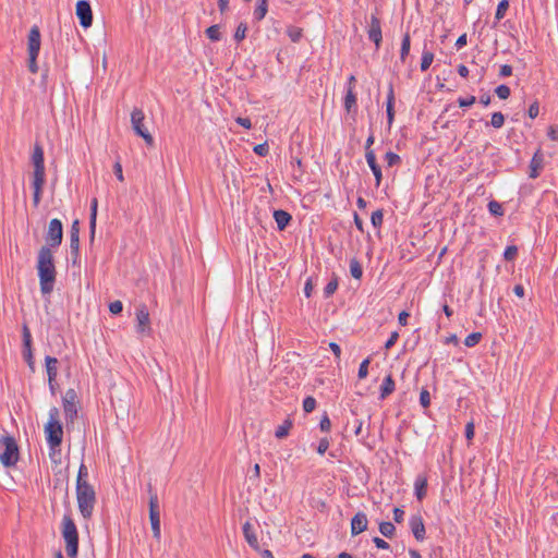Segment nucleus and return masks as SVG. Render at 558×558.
Segmentation results:
<instances>
[{"label":"nucleus","instance_id":"f257e3e1","mask_svg":"<svg viewBox=\"0 0 558 558\" xmlns=\"http://www.w3.org/2000/svg\"><path fill=\"white\" fill-rule=\"evenodd\" d=\"M45 437L49 448V458L56 465L62 462L61 444L63 440V426L60 421V411L52 407L48 413V421L44 426Z\"/></svg>","mask_w":558,"mask_h":558},{"label":"nucleus","instance_id":"f03ea898","mask_svg":"<svg viewBox=\"0 0 558 558\" xmlns=\"http://www.w3.org/2000/svg\"><path fill=\"white\" fill-rule=\"evenodd\" d=\"M37 272L40 292L44 295L50 294L54 287L57 270L53 263L52 251L48 246H41L38 252Z\"/></svg>","mask_w":558,"mask_h":558},{"label":"nucleus","instance_id":"7ed1b4c3","mask_svg":"<svg viewBox=\"0 0 558 558\" xmlns=\"http://www.w3.org/2000/svg\"><path fill=\"white\" fill-rule=\"evenodd\" d=\"M61 533L65 542V551L70 558H76L78 550V532L69 514H64L61 522Z\"/></svg>","mask_w":558,"mask_h":558},{"label":"nucleus","instance_id":"20e7f679","mask_svg":"<svg viewBox=\"0 0 558 558\" xmlns=\"http://www.w3.org/2000/svg\"><path fill=\"white\" fill-rule=\"evenodd\" d=\"M76 499L81 514L89 519L96 502L94 488L90 485H76Z\"/></svg>","mask_w":558,"mask_h":558},{"label":"nucleus","instance_id":"39448f33","mask_svg":"<svg viewBox=\"0 0 558 558\" xmlns=\"http://www.w3.org/2000/svg\"><path fill=\"white\" fill-rule=\"evenodd\" d=\"M19 447L15 439L5 435L0 438V462L7 466H13L19 461Z\"/></svg>","mask_w":558,"mask_h":558},{"label":"nucleus","instance_id":"423d86ee","mask_svg":"<svg viewBox=\"0 0 558 558\" xmlns=\"http://www.w3.org/2000/svg\"><path fill=\"white\" fill-rule=\"evenodd\" d=\"M145 114L142 109L135 108L131 113V124L134 132L141 136L148 146L154 145V137L144 128Z\"/></svg>","mask_w":558,"mask_h":558},{"label":"nucleus","instance_id":"0eeeda50","mask_svg":"<svg viewBox=\"0 0 558 558\" xmlns=\"http://www.w3.org/2000/svg\"><path fill=\"white\" fill-rule=\"evenodd\" d=\"M63 228L62 222L58 218L50 220L46 233V245L48 247H58L62 243Z\"/></svg>","mask_w":558,"mask_h":558},{"label":"nucleus","instance_id":"6e6552de","mask_svg":"<svg viewBox=\"0 0 558 558\" xmlns=\"http://www.w3.org/2000/svg\"><path fill=\"white\" fill-rule=\"evenodd\" d=\"M149 521L151 525L153 535L156 539H160V512L157 494H150L149 497Z\"/></svg>","mask_w":558,"mask_h":558},{"label":"nucleus","instance_id":"1a4fd4ad","mask_svg":"<svg viewBox=\"0 0 558 558\" xmlns=\"http://www.w3.org/2000/svg\"><path fill=\"white\" fill-rule=\"evenodd\" d=\"M136 331L142 336L151 333L149 312L145 304H140L136 308Z\"/></svg>","mask_w":558,"mask_h":558},{"label":"nucleus","instance_id":"9d476101","mask_svg":"<svg viewBox=\"0 0 558 558\" xmlns=\"http://www.w3.org/2000/svg\"><path fill=\"white\" fill-rule=\"evenodd\" d=\"M75 13L80 20V24L84 28H88L93 23V12L88 1L80 0L76 2Z\"/></svg>","mask_w":558,"mask_h":558},{"label":"nucleus","instance_id":"9b49d317","mask_svg":"<svg viewBox=\"0 0 558 558\" xmlns=\"http://www.w3.org/2000/svg\"><path fill=\"white\" fill-rule=\"evenodd\" d=\"M70 248L73 263H76L80 258V222L74 220L71 225L70 230Z\"/></svg>","mask_w":558,"mask_h":558},{"label":"nucleus","instance_id":"f8f14e48","mask_svg":"<svg viewBox=\"0 0 558 558\" xmlns=\"http://www.w3.org/2000/svg\"><path fill=\"white\" fill-rule=\"evenodd\" d=\"M58 363L59 362L56 357H52L49 355L45 357L48 384H49V388L52 393L56 392V387H57L56 380H57V376H58Z\"/></svg>","mask_w":558,"mask_h":558},{"label":"nucleus","instance_id":"ddd939ff","mask_svg":"<svg viewBox=\"0 0 558 558\" xmlns=\"http://www.w3.org/2000/svg\"><path fill=\"white\" fill-rule=\"evenodd\" d=\"M40 45H41L40 31H39L38 26L34 25L31 28V31L28 33V37H27L28 54H39Z\"/></svg>","mask_w":558,"mask_h":558},{"label":"nucleus","instance_id":"4468645a","mask_svg":"<svg viewBox=\"0 0 558 558\" xmlns=\"http://www.w3.org/2000/svg\"><path fill=\"white\" fill-rule=\"evenodd\" d=\"M63 410L65 416L71 420L76 415V393L73 389H69L63 397Z\"/></svg>","mask_w":558,"mask_h":558},{"label":"nucleus","instance_id":"2eb2a0df","mask_svg":"<svg viewBox=\"0 0 558 558\" xmlns=\"http://www.w3.org/2000/svg\"><path fill=\"white\" fill-rule=\"evenodd\" d=\"M368 38L375 44L376 48L378 49L381 40V26L380 21L377 16L372 15L369 21V27H368Z\"/></svg>","mask_w":558,"mask_h":558},{"label":"nucleus","instance_id":"dca6fc26","mask_svg":"<svg viewBox=\"0 0 558 558\" xmlns=\"http://www.w3.org/2000/svg\"><path fill=\"white\" fill-rule=\"evenodd\" d=\"M368 525L367 517L364 512L359 511L351 520V534L353 536L366 531Z\"/></svg>","mask_w":558,"mask_h":558},{"label":"nucleus","instance_id":"f3484780","mask_svg":"<svg viewBox=\"0 0 558 558\" xmlns=\"http://www.w3.org/2000/svg\"><path fill=\"white\" fill-rule=\"evenodd\" d=\"M543 167H544V155H543L541 148H538L534 153V155H533V157H532V159L530 161V166H529V168H530V173H529L530 178L536 179L539 175V172L543 169Z\"/></svg>","mask_w":558,"mask_h":558},{"label":"nucleus","instance_id":"a211bd4d","mask_svg":"<svg viewBox=\"0 0 558 558\" xmlns=\"http://www.w3.org/2000/svg\"><path fill=\"white\" fill-rule=\"evenodd\" d=\"M365 159L375 177L376 186H379L381 183V180H383V173H381L380 167L378 166V163L376 161L375 151L368 150L367 153H365Z\"/></svg>","mask_w":558,"mask_h":558},{"label":"nucleus","instance_id":"6ab92c4d","mask_svg":"<svg viewBox=\"0 0 558 558\" xmlns=\"http://www.w3.org/2000/svg\"><path fill=\"white\" fill-rule=\"evenodd\" d=\"M410 527L417 541H423L425 538V525L422 517L414 515L410 519Z\"/></svg>","mask_w":558,"mask_h":558},{"label":"nucleus","instance_id":"aec40b11","mask_svg":"<svg viewBox=\"0 0 558 558\" xmlns=\"http://www.w3.org/2000/svg\"><path fill=\"white\" fill-rule=\"evenodd\" d=\"M243 534H244V538L247 542V544L254 550H259V543H258V539H257V535H256V533H255L251 522L246 521L243 524Z\"/></svg>","mask_w":558,"mask_h":558},{"label":"nucleus","instance_id":"412c9836","mask_svg":"<svg viewBox=\"0 0 558 558\" xmlns=\"http://www.w3.org/2000/svg\"><path fill=\"white\" fill-rule=\"evenodd\" d=\"M415 496L422 500L427 493V478L425 476H417L414 483Z\"/></svg>","mask_w":558,"mask_h":558},{"label":"nucleus","instance_id":"4be33fe9","mask_svg":"<svg viewBox=\"0 0 558 558\" xmlns=\"http://www.w3.org/2000/svg\"><path fill=\"white\" fill-rule=\"evenodd\" d=\"M274 219L279 230H283L291 220V215L284 210L278 209L274 211Z\"/></svg>","mask_w":558,"mask_h":558},{"label":"nucleus","instance_id":"5701e85b","mask_svg":"<svg viewBox=\"0 0 558 558\" xmlns=\"http://www.w3.org/2000/svg\"><path fill=\"white\" fill-rule=\"evenodd\" d=\"M32 162L34 168H45L44 149L38 144L34 146Z\"/></svg>","mask_w":558,"mask_h":558},{"label":"nucleus","instance_id":"b1692460","mask_svg":"<svg viewBox=\"0 0 558 558\" xmlns=\"http://www.w3.org/2000/svg\"><path fill=\"white\" fill-rule=\"evenodd\" d=\"M395 390V381L392 376L389 374L384 378V381L380 387V399L387 398Z\"/></svg>","mask_w":558,"mask_h":558},{"label":"nucleus","instance_id":"393cba45","mask_svg":"<svg viewBox=\"0 0 558 558\" xmlns=\"http://www.w3.org/2000/svg\"><path fill=\"white\" fill-rule=\"evenodd\" d=\"M97 207H98V201H97V198H93L92 203H90V216H89L90 239H94V235H95L96 220H97Z\"/></svg>","mask_w":558,"mask_h":558},{"label":"nucleus","instance_id":"a878e982","mask_svg":"<svg viewBox=\"0 0 558 558\" xmlns=\"http://www.w3.org/2000/svg\"><path fill=\"white\" fill-rule=\"evenodd\" d=\"M46 182L45 168H34L33 172V187H44Z\"/></svg>","mask_w":558,"mask_h":558},{"label":"nucleus","instance_id":"bb28decb","mask_svg":"<svg viewBox=\"0 0 558 558\" xmlns=\"http://www.w3.org/2000/svg\"><path fill=\"white\" fill-rule=\"evenodd\" d=\"M356 107V96L353 90V86H349L347 89V95L344 97V108L348 112H351L352 109Z\"/></svg>","mask_w":558,"mask_h":558},{"label":"nucleus","instance_id":"cd10ccee","mask_svg":"<svg viewBox=\"0 0 558 558\" xmlns=\"http://www.w3.org/2000/svg\"><path fill=\"white\" fill-rule=\"evenodd\" d=\"M268 12V1L267 0H257V5L254 10V17L257 21H262Z\"/></svg>","mask_w":558,"mask_h":558},{"label":"nucleus","instance_id":"c85d7f7f","mask_svg":"<svg viewBox=\"0 0 558 558\" xmlns=\"http://www.w3.org/2000/svg\"><path fill=\"white\" fill-rule=\"evenodd\" d=\"M292 428V421L286 420L281 425H279L276 429V437L281 439L289 435L290 429Z\"/></svg>","mask_w":558,"mask_h":558},{"label":"nucleus","instance_id":"c756f323","mask_svg":"<svg viewBox=\"0 0 558 558\" xmlns=\"http://www.w3.org/2000/svg\"><path fill=\"white\" fill-rule=\"evenodd\" d=\"M411 48V38L410 35L407 33L404 34L401 43V50H400V59L403 62L405 58L408 57Z\"/></svg>","mask_w":558,"mask_h":558},{"label":"nucleus","instance_id":"7c9ffc66","mask_svg":"<svg viewBox=\"0 0 558 558\" xmlns=\"http://www.w3.org/2000/svg\"><path fill=\"white\" fill-rule=\"evenodd\" d=\"M350 274L355 279H361L363 275L362 266L355 258L350 260Z\"/></svg>","mask_w":558,"mask_h":558},{"label":"nucleus","instance_id":"2f4dec72","mask_svg":"<svg viewBox=\"0 0 558 558\" xmlns=\"http://www.w3.org/2000/svg\"><path fill=\"white\" fill-rule=\"evenodd\" d=\"M396 527L391 522H381L379 524V532L386 537H392L395 534Z\"/></svg>","mask_w":558,"mask_h":558},{"label":"nucleus","instance_id":"473e14b6","mask_svg":"<svg viewBox=\"0 0 558 558\" xmlns=\"http://www.w3.org/2000/svg\"><path fill=\"white\" fill-rule=\"evenodd\" d=\"M393 90L390 88L388 99H387V116H388V123L391 124L393 121Z\"/></svg>","mask_w":558,"mask_h":558},{"label":"nucleus","instance_id":"72a5a7b5","mask_svg":"<svg viewBox=\"0 0 558 558\" xmlns=\"http://www.w3.org/2000/svg\"><path fill=\"white\" fill-rule=\"evenodd\" d=\"M434 60V53L430 51H423L421 60V70L426 71Z\"/></svg>","mask_w":558,"mask_h":558},{"label":"nucleus","instance_id":"f704fd0d","mask_svg":"<svg viewBox=\"0 0 558 558\" xmlns=\"http://www.w3.org/2000/svg\"><path fill=\"white\" fill-rule=\"evenodd\" d=\"M87 477H88L87 468L82 463L78 469L76 485H89L87 483Z\"/></svg>","mask_w":558,"mask_h":558},{"label":"nucleus","instance_id":"c9c22d12","mask_svg":"<svg viewBox=\"0 0 558 558\" xmlns=\"http://www.w3.org/2000/svg\"><path fill=\"white\" fill-rule=\"evenodd\" d=\"M385 161L388 167H393V166H398L401 163V158L398 154H396L393 151H388L385 155Z\"/></svg>","mask_w":558,"mask_h":558},{"label":"nucleus","instance_id":"e433bc0d","mask_svg":"<svg viewBox=\"0 0 558 558\" xmlns=\"http://www.w3.org/2000/svg\"><path fill=\"white\" fill-rule=\"evenodd\" d=\"M287 34L293 43H298L303 35V31L300 27L290 26L287 29Z\"/></svg>","mask_w":558,"mask_h":558},{"label":"nucleus","instance_id":"4c0bfd02","mask_svg":"<svg viewBox=\"0 0 558 558\" xmlns=\"http://www.w3.org/2000/svg\"><path fill=\"white\" fill-rule=\"evenodd\" d=\"M509 8V2L508 0H501L498 5H497V10H496V13H495V17L496 20L500 21L501 19L505 17L506 15V12Z\"/></svg>","mask_w":558,"mask_h":558},{"label":"nucleus","instance_id":"58836bf2","mask_svg":"<svg viewBox=\"0 0 558 558\" xmlns=\"http://www.w3.org/2000/svg\"><path fill=\"white\" fill-rule=\"evenodd\" d=\"M482 339L481 332H472L464 339V344L469 348L476 345Z\"/></svg>","mask_w":558,"mask_h":558},{"label":"nucleus","instance_id":"ea45409f","mask_svg":"<svg viewBox=\"0 0 558 558\" xmlns=\"http://www.w3.org/2000/svg\"><path fill=\"white\" fill-rule=\"evenodd\" d=\"M505 123V117L501 112H495L492 114L490 124L495 129H500Z\"/></svg>","mask_w":558,"mask_h":558},{"label":"nucleus","instance_id":"a19ab883","mask_svg":"<svg viewBox=\"0 0 558 558\" xmlns=\"http://www.w3.org/2000/svg\"><path fill=\"white\" fill-rule=\"evenodd\" d=\"M488 210L494 216H502L504 215L502 206L497 201H490L488 203Z\"/></svg>","mask_w":558,"mask_h":558},{"label":"nucleus","instance_id":"79ce46f5","mask_svg":"<svg viewBox=\"0 0 558 558\" xmlns=\"http://www.w3.org/2000/svg\"><path fill=\"white\" fill-rule=\"evenodd\" d=\"M207 37L213 40L217 41L220 39V29L218 25H211L206 29Z\"/></svg>","mask_w":558,"mask_h":558},{"label":"nucleus","instance_id":"37998d69","mask_svg":"<svg viewBox=\"0 0 558 558\" xmlns=\"http://www.w3.org/2000/svg\"><path fill=\"white\" fill-rule=\"evenodd\" d=\"M371 221H372V225L375 228L381 227L383 221H384L383 210L378 209V210L373 211L372 217H371Z\"/></svg>","mask_w":558,"mask_h":558},{"label":"nucleus","instance_id":"c03bdc74","mask_svg":"<svg viewBox=\"0 0 558 558\" xmlns=\"http://www.w3.org/2000/svg\"><path fill=\"white\" fill-rule=\"evenodd\" d=\"M337 288H338V280H337V278H333L326 284V287L324 289L325 298L331 296L336 292Z\"/></svg>","mask_w":558,"mask_h":558},{"label":"nucleus","instance_id":"a18cd8bd","mask_svg":"<svg viewBox=\"0 0 558 558\" xmlns=\"http://www.w3.org/2000/svg\"><path fill=\"white\" fill-rule=\"evenodd\" d=\"M369 363H371V359L367 357V359L363 360L362 363L360 364L359 373H357V376L360 379H364L367 377Z\"/></svg>","mask_w":558,"mask_h":558},{"label":"nucleus","instance_id":"49530a36","mask_svg":"<svg viewBox=\"0 0 558 558\" xmlns=\"http://www.w3.org/2000/svg\"><path fill=\"white\" fill-rule=\"evenodd\" d=\"M495 93L498 96V98L505 100L509 98L511 90L507 85L502 84L496 87Z\"/></svg>","mask_w":558,"mask_h":558},{"label":"nucleus","instance_id":"de8ad7c7","mask_svg":"<svg viewBox=\"0 0 558 558\" xmlns=\"http://www.w3.org/2000/svg\"><path fill=\"white\" fill-rule=\"evenodd\" d=\"M316 408V400L315 398L313 397H306L304 400H303V410L306 412V413H311L315 410Z\"/></svg>","mask_w":558,"mask_h":558},{"label":"nucleus","instance_id":"09e8293b","mask_svg":"<svg viewBox=\"0 0 558 558\" xmlns=\"http://www.w3.org/2000/svg\"><path fill=\"white\" fill-rule=\"evenodd\" d=\"M246 31H247V26L245 23H240L236 27V31L234 33V39L236 41H241L245 38L246 36Z\"/></svg>","mask_w":558,"mask_h":558},{"label":"nucleus","instance_id":"8fccbe9b","mask_svg":"<svg viewBox=\"0 0 558 558\" xmlns=\"http://www.w3.org/2000/svg\"><path fill=\"white\" fill-rule=\"evenodd\" d=\"M23 343L24 349L29 351V348H32V335L29 328L26 325L23 326Z\"/></svg>","mask_w":558,"mask_h":558},{"label":"nucleus","instance_id":"3c124183","mask_svg":"<svg viewBox=\"0 0 558 558\" xmlns=\"http://www.w3.org/2000/svg\"><path fill=\"white\" fill-rule=\"evenodd\" d=\"M518 254V247L515 245H509L504 252V257L507 260H513Z\"/></svg>","mask_w":558,"mask_h":558},{"label":"nucleus","instance_id":"603ef678","mask_svg":"<svg viewBox=\"0 0 558 558\" xmlns=\"http://www.w3.org/2000/svg\"><path fill=\"white\" fill-rule=\"evenodd\" d=\"M37 57L38 54H28V70L33 74H36L38 72Z\"/></svg>","mask_w":558,"mask_h":558},{"label":"nucleus","instance_id":"864d4df0","mask_svg":"<svg viewBox=\"0 0 558 558\" xmlns=\"http://www.w3.org/2000/svg\"><path fill=\"white\" fill-rule=\"evenodd\" d=\"M420 403L423 408H427L430 404V396L426 389H423L420 393Z\"/></svg>","mask_w":558,"mask_h":558},{"label":"nucleus","instance_id":"5fc2aeb1","mask_svg":"<svg viewBox=\"0 0 558 558\" xmlns=\"http://www.w3.org/2000/svg\"><path fill=\"white\" fill-rule=\"evenodd\" d=\"M123 310V304L121 301H113L109 304L110 313L117 315L120 314Z\"/></svg>","mask_w":558,"mask_h":558},{"label":"nucleus","instance_id":"6e6d98bb","mask_svg":"<svg viewBox=\"0 0 558 558\" xmlns=\"http://www.w3.org/2000/svg\"><path fill=\"white\" fill-rule=\"evenodd\" d=\"M269 151V147L267 143L258 144L254 147V153L258 156H266Z\"/></svg>","mask_w":558,"mask_h":558},{"label":"nucleus","instance_id":"4d7b16f0","mask_svg":"<svg viewBox=\"0 0 558 558\" xmlns=\"http://www.w3.org/2000/svg\"><path fill=\"white\" fill-rule=\"evenodd\" d=\"M113 170H114V174H116L117 179L120 182H123L124 181L123 170H122V165L119 159L116 161V163L113 166Z\"/></svg>","mask_w":558,"mask_h":558},{"label":"nucleus","instance_id":"13d9d810","mask_svg":"<svg viewBox=\"0 0 558 558\" xmlns=\"http://www.w3.org/2000/svg\"><path fill=\"white\" fill-rule=\"evenodd\" d=\"M475 101H476L475 96H470V97H468V98H459V99H458V104H459V106H460L461 108H463V107H470V106L474 105V104H475Z\"/></svg>","mask_w":558,"mask_h":558},{"label":"nucleus","instance_id":"bf43d9fd","mask_svg":"<svg viewBox=\"0 0 558 558\" xmlns=\"http://www.w3.org/2000/svg\"><path fill=\"white\" fill-rule=\"evenodd\" d=\"M398 338H399V333L397 331H392L390 333V337L388 338V340L385 343V348L387 350H389L391 347H393L396 344V342L398 341Z\"/></svg>","mask_w":558,"mask_h":558},{"label":"nucleus","instance_id":"052dcab7","mask_svg":"<svg viewBox=\"0 0 558 558\" xmlns=\"http://www.w3.org/2000/svg\"><path fill=\"white\" fill-rule=\"evenodd\" d=\"M527 113H529V117H530L531 119H535V118L538 116V113H539V106H538V102H537V101H534V102L530 106Z\"/></svg>","mask_w":558,"mask_h":558},{"label":"nucleus","instance_id":"680f3d73","mask_svg":"<svg viewBox=\"0 0 558 558\" xmlns=\"http://www.w3.org/2000/svg\"><path fill=\"white\" fill-rule=\"evenodd\" d=\"M329 448V440L327 438H323L320 439L319 444H318V447H317V452L319 454H324Z\"/></svg>","mask_w":558,"mask_h":558},{"label":"nucleus","instance_id":"e2e57ef3","mask_svg":"<svg viewBox=\"0 0 558 558\" xmlns=\"http://www.w3.org/2000/svg\"><path fill=\"white\" fill-rule=\"evenodd\" d=\"M34 194H33V204L35 207H37L40 203L43 189L41 187H33Z\"/></svg>","mask_w":558,"mask_h":558},{"label":"nucleus","instance_id":"0e129e2a","mask_svg":"<svg viewBox=\"0 0 558 558\" xmlns=\"http://www.w3.org/2000/svg\"><path fill=\"white\" fill-rule=\"evenodd\" d=\"M547 136L551 141H558V128L555 125H550L547 130Z\"/></svg>","mask_w":558,"mask_h":558},{"label":"nucleus","instance_id":"69168bd1","mask_svg":"<svg viewBox=\"0 0 558 558\" xmlns=\"http://www.w3.org/2000/svg\"><path fill=\"white\" fill-rule=\"evenodd\" d=\"M465 437L468 440H472L474 437V423L469 422L465 426Z\"/></svg>","mask_w":558,"mask_h":558},{"label":"nucleus","instance_id":"338daca9","mask_svg":"<svg viewBox=\"0 0 558 558\" xmlns=\"http://www.w3.org/2000/svg\"><path fill=\"white\" fill-rule=\"evenodd\" d=\"M320 429L323 432H329L330 430V427H331V423H330V420L328 418V416H324L322 420H320Z\"/></svg>","mask_w":558,"mask_h":558},{"label":"nucleus","instance_id":"774afa93","mask_svg":"<svg viewBox=\"0 0 558 558\" xmlns=\"http://www.w3.org/2000/svg\"><path fill=\"white\" fill-rule=\"evenodd\" d=\"M235 122H236L239 125H241V126H243V128H245V129H247V130H250V129L252 128L251 120H250V119H247V118H241V117H238V118L235 119Z\"/></svg>","mask_w":558,"mask_h":558}]
</instances>
